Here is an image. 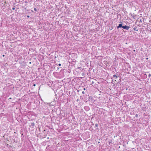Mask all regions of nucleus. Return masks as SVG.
I'll return each instance as SVG.
<instances>
[{
    "label": "nucleus",
    "instance_id": "obj_1",
    "mask_svg": "<svg viewBox=\"0 0 151 151\" xmlns=\"http://www.w3.org/2000/svg\"><path fill=\"white\" fill-rule=\"evenodd\" d=\"M54 63L53 62L51 63H48V65L51 68L52 70V69H54V68H53V67L54 66Z\"/></svg>",
    "mask_w": 151,
    "mask_h": 151
},
{
    "label": "nucleus",
    "instance_id": "obj_16",
    "mask_svg": "<svg viewBox=\"0 0 151 151\" xmlns=\"http://www.w3.org/2000/svg\"><path fill=\"white\" fill-rule=\"evenodd\" d=\"M29 17V16H27V17Z\"/></svg>",
    "mask_w": 151,
    "mask_h": 151
},
{
    "label": "nucleus",
    "instance_id": "obj_18",
    "mask_svg": "<svg viewBox=\"0 0 151 151\" xmlns=\"http://www.w3.org/2000/svg\"><path fill=\"white\" fill-rule=\"evenodd\" d=\"M83 89H84V90H85L86 89H85V88H83Z\"/></svg>",
    "mask_w": 151,
    "mask_h": 151
},
{
    "label": "nucleus",
    "instance_id": "obj_5",
    "mask_svg": "<svg viewBox=\"0 0 151 151\" xmlns=\"http://www.w3.org/2000/svg\"><path fill=\"white\" fill-rule=\"evenodd\" d=\"M92 97L91 96H90L89 97V99L88 100V101H92Z\"/></svg>",
    "mask_w": 151,
    "mask_h": 151
},
{
    "label": "nucleus",
    "instance_id": "obj_9",
    "mask_svg": "<svg viewBox=\"0 0 151 151\" xmlns=\"http://www.w3.org/2000/svg\"><path fill=\"white\" fill-rule=\"evenodd\" d=\"M95 126L96 127H97L98 126V124H96L95 125Z\"/></svg>",
    "mask_w": 151,
    "mask_h": 151
},
{
    "label": "nucleus",
    "instance_id": "obj_12",
    "mask_svg": "<svg viewBox=\"0 0 151 151\" xmlns=\"http://www.w3.org/2000/svg\"><path fill=\"white\" fill-rule=\"evenodd\" d=\"M94 82L93 81H92L91 83V84H94Z\"/></svg>",
    "mask_w": 151,
    "mask_h": 151
},
{
    "label": "nucleus",
    "instance_id": "obj_20",
    "mask_svg": "<svg viewBox=\"0 0 151 151\" xmlns=\"http://www.w3.org/2000/svg\"><path fill=\"white\" fill-rule=\"evenodd\" d=\"M12 99V98H10L9 99Z\"/></svg>",
    "mask_w": 151,
    "mask_h": 151
},
{
    "label": "nucleus",
    "instance_id": "obj_14",
    "mask_svg": "<svg viewBox=\"0 0 151 151\" xmlns=\"http://www.w3.org/2000/svg\"><path fill=\"white\" fill-rule=\"evenodd\" d=\"M151 76V74H149V75H148V76H149V77H150V76Z\"/></svg>",
    "mask_w": 151,
    "mask_h": 151
},
{
    "label": "nucleus",
    "instance_id": "obj_19",
    "mask_svg": "<svg viewBox=\"0 0 151 151\" xmlns=\"http://www.w3.org/2000/svg\"><path fill=\"white\" fill-rule=\"evenodd\" d=\"M34 86H35V84H34Z\"/></svg>",
    "mask_w": 151,
    "mask_h": 151
},
{
    "label": "nucleus",
    "instance_id": "obj_17",
    "mask_svg": "<svg viewBox=\"0 0 151 151\" xmlns=\"http://www.w3.org/2000/svg\"><path fill=\"white\" fill-rule=\"evenodd\" d=\"M59 65H60V66L61 65V64H59Z\"/></svg>",
    "mask_w": 151,
    "mask_h": 151
},
{
    "label": "nucleus",
    "instance_id": "obj_4",
    "mask_svg": "<svg viewBox=\"0 0 151 151\" xmlns=\"http://www.w3.org/2000/svg\"><path fill=\"white\" fill-rule=\"evenodd\" d=\"M123 26L122 24H119V25L117 27V28L118 29L119 28L122 27L123 28Z\"/></svg>",
    "mask_w": 151,
    "mask_h": 151
},
{
    "label": "nucleus",
    "instance_id": "obj_3",
    "mask_svg": "<svg viewBox=\"0 0 151 151\" xmlns=\"http://www.w3.org/2000/svg\"><path fill=\"white\" fill-rule=\"evenodd\" d=\"M130 28V27L129 26H127L126 25L125 26H123V28L124 29H125L126 30H128Z\"/></svg>",
    "mask_w": 151,
    "mask_h": 151
},
{
    "label": "nucleus",
    "instance_id": "obj_7",
    "mask_svg": "<svg viewBox=\"0 0 151 151\" xmlns=\"http://www.w3.org/2000/svg\"><path fill=\"white\" fill-rule=\"evenodd\" d=\"M35 125V124L33 122V123H32L31 124V126H32V127H33Z\"/></svg>",
    "mask_w": 151,
    "mask_h": 151
},
{
    "label": "nucleus",
    "instance_id": "obj_21",
    "mask_svg": "<svg viewBox=\"0 0 151 151\" xmlns=\"http://www.w3.org/2000/svg\"><path fill=\"white\" fill-rule=\"evenodd\" d=\"M4 55H3V57H4Z\"/></svg>",
    "mask_w": 151,
    "mask_h": 151
},
{
    "label": "nucleus",
    "instance_id": "obj_10",
    "mask_svg": "<svg viewBox=\"0 0 151 151\" xmlns=\"http://www.w3.org/2000/svg\"><path fill=\"white\" fill-rule=\"evenodd\" d=\"M15 9V8L14 7H13V8H12V9L13 10H14Z\"/></svg>",
    "mask_w": 151,
    "mask_h": 151
},
{
    "label": "nucleus",
    "instance_id": "obj_13",
    "mask_svg": "<svg viewBox=\"0 0 151 151\" xmlns=\"http://www.w3.org/2000/svg\"><path fill=\"white\" fill-rule=\"evenodd\" d=\"M82 93L83 94H84L85 93V92L84 91H83L82 92Z\"/></svg>",
    "mask_w": 151,
    "mask_h": 151
},
{
    "label": "nucleus",
    "instance_id": "obj_15",
    "mask_svg": "<svg viewBox=\"0 0 151 151\" xmlns=\"http://www.w3.org/2000/svg\"><path fill=\"white\" fill-rule=\"evenodd\" d=\"M138 116V115L137 114H136L135 115V116L136 117H137Z\"/></svg>",
    "mask_w": 151,
    "mask_h": 151
},
{
    "label": "nucleus",
    "instance_id": "obj_22",
    "mask_svg": "<svg viewBox=\"0 0 151 151\" xmlns=\"http://www.w3.org/2000/svg\"><path fill=\"white\" fill-rule=\"evenodd\" d=\"M85 108H88V107H86Z\"/></svg>",
    "mask_w": 151,
    "mask_h": 151
},
{
    "label": "nucleus",
    "instance_id": "obj_8",
    "mask_svg": "<svg viewBox=\"0 0 151 151\" xmlns=\"http://www.w3.org/2000/svg\"><path fill=\"white\" fill-rule=\"evenodd\" d=\"M113 77L114 78L115 77L116 78H117L118 77L117 76H116V75H114L113 76Z\"/></svg>",
    "mask_w": 151,
    "mask_h": 151
},
{
    "label": "nucleus",
    "instance_id": "obj_2",
    "mask_svg": "<svg viewBox=\"0 0 151 151\" xmlns=\"http://www.w3.org/2000/svg\"><path fill=\"white\" fill-rule=\"evenodd\" d=\"M53 83L52 81H49V82H48V86H49L50 87H51V86Z\"/></svg>",
    "mask_w": 151,
    "mask_h": 151
},
{
    "label": "nucleus",
    "instance_id": "obj_11",
    "mask_svg": "<svg viewBox=\"0 0 151 151\" xmlns=\"http://www.w3.org/2000/svg\"><path fill=\"white\" fill-rule=\"evenodd\" d=\"M34 10L35 11H37V9H36V8H35L34 9Z\"/></svg>",
    "mask_w": 151,
    "mask_h": 151
},
{
    "label": "nucleus",
    "instance_id": "obj_6",
    "mask_svg": "<svg viewBox=\"0 0 151 151\" xmlns=\"http://www.w3.org/2000/svg\"><path fill=\"white\" fill-rule=\"evenodd\" d=\"M137 29V27H135L133 29H134V30L136 31H138V29Z\"/></svg>",
    "mask_w": 151,
    "mask_h": 151
}]
</instances>
